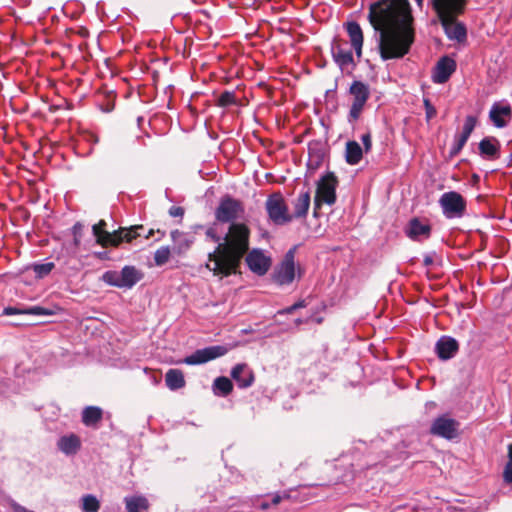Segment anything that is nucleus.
<instances>
[{"label":"nucleus","mask_w":512,"mask_h":512,"mask_svg":"<svg viewBox=\"0 0 512 512\" xmlns=\"http://www.w3.org/2000/svg\"><path fill=\"white\" fill-rule=\"evenodd\" d=\"M369 21L379 33L383 61L402 58L414 42L413 17L408 0H381L370 6Z\"/></svg>","instance_id":"nucleus-1"},{"label":"nucleus","mask_w":512,"mask_h":512,"mask_svg":"<svg viewBox=\"0 0 512 512\" xmlns=\"http://www.w3.org/2000/svg\"><path fill=\"white\" fill-rule=\"evenodd\" d=\"M250 230L244 223H231L223 242L208 254L206 268L220 278L237 272L243 256L249 250Z\"/></svg>","instance_id":"nucleus-2"},{"label":"nucleus","mask_w":512,"mask_h":512,"mask_svg":"<svg viewBox=\"0 0 512 512\" xmlns=\"http://www.w3.org/2000/svg\"><path fill=\"white\" fill-rule=\"evenodd\" d=\"M106 226V222L101 220L98 224L93 225L92 231L94 236L96 237L97 243L106 247L110 246H118L120 243L126 241L131 242L133 239L138 237L140 234L138 230L143 229V226L136 225L131 226L129 228H120L113 233L104 231V227Z\"/></svg>","instance_id":"nucleus-3"},{"label":"nucleus","mask_w":512,"mask_h":512,"mask_svg":"<svg viewBox=\"0 0 512 512\" xmlns=\"http://www.w3.org/2000/svg\"><path fill=\"white\" fill-rule=\"evenodd\" d=\"M338 180L333 173H327L317 182L316 195L314 199V214L320 209L323 203L333 205L336 202V188Z\"/></svg>","instance_id":"nucleus-4"},{"label":"nucleus","mask_w":512,"mask_h":512,"mask_svg":"<svg viewBox=\"0 0 512 512\" xmlns=\"http://www.w3.org/2000/svg\"><path fill=\"white\" fill-rule=\"evenodd\" d=\"M349 94L352 96V104L348 113V122H356L370 97L369 86L362 81H353L349 88Z\"/></svg>","instance_id":"nucleus-5"},{"label":"nucleus","mask_w":512,"mask_h":512,"mask_svg":"<svg viewBox=\"0 0 512 512\" xmlns=\"http://www.w3.org/2000/svg\"><path fill=\"white\" fill-rule=\"evenodd\" d=\"M244 205L229 195L221 198L218 207L215 210V218L221 223H236L244 214Z\"/></svg>","instance_id":"nucleus-6"},{"label":"nucleus","mask_w":512,"mask_h":512,"mask_svg":"<svg viewBox=\"0 0 512 512\" xmlns=\"http://www.w3.org/2000/svg\"><path fill=\"white\" fill-rule=\"evenodd\" d=\"M269 219L275 225H285L293 220L289 213L288 206L280 193L270 195L265 203Z\"/></svg>","instance_id":"nucleus-7"},{"label":"nucleus","mask_w":512,"mask_h":512,"mask_svg":"<svg viewBox=\"0 0 512 512\" xmlns=\"http://www.w3.org/2000/svg\"><path fill=\"white\" fill-rule=\"evenodd\" d=\"M443 215L448 218H460L466 210V201L461 194L455 191L445 192L439 199Z\"/></svg>","instance_id":"nucleus-8"},{"label":"nucleus","mask_w":512,"mask_h":512,"mask_svg":"<svg viewBox=\"0 0 512 512\" xmlns=\"http://www.w3.org/2000/svg\"><path fill=\"white\" fill-rule=\"evenodd\" d=\"M295 250L296 247L289 249L282 262L274 270L273 280L280 286L289 285L295 279Z\"/></svg>","instance_id":"nucleus-9"},{"label":"nucleus","mask_w":512,"mask_h":512,"mask_svg":"<svg viewBox=\"0 0 512 512\" xmlns=\"http://www.w3.org/2000/svg\"><path fill=\"white\" fill-rule=\"evenodd\" d=\"M460 431V423L448 415L437 417L431 424L430 433L432 435L453 440L458 438Z\"/></svg>","instance_id":"nucleus-10"},{"label":"nucleus","mask_w":512,"mask_h":512,"mask_svg":"<svg viewBox=\"0 0 512 512\" xmlns=\"http://www.w3.org/2000/svg\"><path fill=\"white\" fill-rule=\"evenodd\" d=\"M432 10L438 19H447V16H460L464 13L467 0H429Z\"/></svg>","instance_id":"nucleus-11"},{"label":"nucleus","mask_w":512,"mask_h":512,"mask_svg":"<svg viewBox=\"0 0 512 512\" xmlns=\"http://www.w3.org/2000/svg\"><path fill=\"white\" fill-rule=\"evenodd\" d=\"M331 54L342 72L354 68L355 63L352 50L348 47L347 42L334 38L331 43Z\"/></svg>","instance_id":"nucleus-12"},{"label":"nucleus","mask_w":512,"mask_h":512,"mask_svg":"<svg viewBox=\"0 0 512 512\" xmlns=\"http://www.w3.org/2000/svg\"><path fill=\"white\" fill-rule=\"evenodd\" d=\"M228 348L222 345H215L196 350L193 354L185 357L182 363L187 365H199L218 357L224 356Z\"/></svg>","instance_id":"nucleus-13"},{"label":"nucleus","mask_w":512,"mask_h":512,"mask_svg":"<svg viewBox=\"0 0 512 512\" xmlns=\"http://www.w3.org/2000/svg\"><path fill=\"white\" fill-rule=\"evenodd\" d=\"M456 70V62L448 56L441 57L433 68L431 79L436 84L446 83Z\"/></svg>","instance_id":"nucleus-14"},{"label":"nucleus","mask_w":512,"mask_h":512,"mask_svg":"<svg viewBox=\"0 0 512 512\" xmlns=\"http://www.w3.org/2000/svg\"><path fill=\"white\" fill-rule=\"evenodd\" d=\"M476 122V118L472 115L465 118L461 133L456 134L454 137V142L449 151L450 157H455L460 153L473 132Z\"/></svg>","instance_id":"nucleus-15"},{"label":"nucleus","mask_w":512,"mask_h":512,"mask_svg":"<svg viewBox=\"0 0 512 512\" xmlns=\"http://www.w3.org/2000/svg\"><path fill=\"white\" fill-rule=\"evenodd\" d=\"M458 16H447V19L440 18L439 21L444 29L446 36L450 40L463 42L467 37V30L462 22L457 21Z\"/></svg>","instance_id":"nucleus-16"},{"label":"nucleus","mask_w":512,"mask_h":512,"mask_svg":"<svg viewBox=\"0 0 512 512\" xmlns=\"http://www.w3.org/2000/svg\"><path fill=\"white\" fill-rule=\"evenodd\" d=\"M246 263L249 269L259 276L266 274L271 264L270 258L260 249L250 251L246 256Z\"/></svg>","instance_id":"nucleus-17"},{"label":"nucleus","mask_w":512,"mask_h":512,"mask_svg":"<svg viewBox=\"0 0 512 512\" xmlns=\"http://www.w3.org/2000/svg\"><path fill=\"white\" fill-rule=\"evenodd\" d=\"M406 234L414 241H421L430 237L431 226L418 218H413L408 223Z\"/></svg>","instance_id":"nucleus-18"},{"label":"nucleus","mask_w":512,"mask_h":512,"mask_svg":"<svg viewBox=\"0 0 512 512\" xmlns=\"http://www.w3.org/2000/svg\"><path fill=\"white\" fill-rule=\"evenodd\" d=\"M171 240L173 242L172 251L178 256L184 255L194 243L192 235L179 230L171 232Z\"/></svg>","instance_id":"nucleus-19"},{"label":"nucleus","mask_w":512,"mask_h":512,"mask_svg":"<svg viewBox=\"0 0 512 512\" xmlns=\"http://www.w3.org/2000/svg\"><path fill=\"white\" fill-rule=\"evenodd\" d=\"M231 377L241 389L250 387L254 382L252 370L244 363L237 364L233 367Z\"/></svg>","instance_id":"nucleus-20"},{"label":"nucleus","mask_w":512,"mask_h":512,"mask_svg":"<svg viewBox=\"0 0 512 512\" xmlns=\"http://www.w3.org/2000/svg\"><path fill=\"white\" fill-rule=\"evenodd\" d=\"M346 32L349 36L351 47L354 49L356 56H362L363 47V32L360 25L355 21H350L345 24Z\"/></svg>","instance_id":"nucleus-21"},{"label":"nucleus","mask_w":512,"mask_h":512,"mask_svg":"<svg viewBox=\"0 0 512 512\" xmlns=\"http://www.w3.org/2000/svg\"><path fill=\"white\" fill-rule=\"evenodd\" d=\"M458 342L449 336H442L436 343L435 350L438 357L442 360L452 358L458 351Z\"/></svg>","instance_id":"nucleus-22"},{"label":"nucleus","mask_w":512,"mask_h":512,"mask_svg":"<svg viewBox=\"0 0 512 512\" xmlns=\"http://www.w3.org/2000/svg\"><path fill=\"white\" fill-rule=\"evenodd\" d=\"M57 448L66 456H73L81 448L80 437L74 433L63 435L57 441Z\"/></svg>","instance_id":"nucleus-23"},{"label":"nucleus","mask_w":512,"mask_h":512,"mask_svg":"<svg viewBox=\"0 0 512 512\" xmlns=\"http://www.w3.org/2000/svg\"><path fill=\"white\" fill-rule=\"evenodd\" d=\"M489 117L496 127H505L507 125L506 118L511 117L510 105L506 103H494L489 112Z\"/></svg>","instance_id":"nucleus-24"},{"label":"nucleus","mask_w":512,"mask_h":512,"mask_svg":"<svg viewBox=\"0 0 512 512\" xmlns=\"http://www.w3.org/2000/svg\"><path fill=\"white\" fill-rule=\"evenodd\" d=\"M142 278V273L134 266H124L120 271L122 288L130 289Z\"/></svg>","instance_id":"nucleus-25"},{"label":"nucleus","mask_w":512,"mask_h":512,"mask_svg":"<svg viewBox=\"0 0 512 512\" xmlns=\"http://www.w3.org/2000/svg\"><path fill=\"white\" fill-rule=\"evenodd\" d=\"M294 213L291 214L293 218L305 217L310 207V192H301L293 202Z\"/></svg>","instance_id":"nucleus-26"},{"label":"nucleus","mask_w":512,"mask_h":512,"mask_svg":"<svg viewBox=\"0 0 512 512\" xmlns=\"http://www.w3.org/2000/svg\"><path fill=\"white\" fill-rule=\"evenodd\" d=\"M166 386L172 390H178L185 386L184 374L179 369H169L165 375Z\"/></svg>","instance_id":"nucleus-27"},{"label":"nucleus","mask_w":512,"mask_h":512,"mask_svg":"<svg viewBox=\"0 0 512 512\" xmlns=\"http://www.w3.org/2000/svg\"><path fill=\"white\" fill-rule=\"evenodd\" d=\"M363 157V149L356 141H348L345 148V160L350 165H357Z\"/></svg>","instance_id":"nucleus-28"},{"label":"nucleus","mask_w":512,"mask_h":512,"mask_svg":"<svg viewBox=\"0 0 512 512\" xmlns=\"http://www.w3.org/2000/svg\"><path fill=\"white\" fill-rule=\"evenodd\" d=\"M480 154L487 159L497 158L499 147L495 139L484 138L479 143Z\"/></svg>","instance_id":"nucleus-29"},{"label":"nucleus","mask_w":512,"mask_h":512,"mask_svg":"<svg viewBox=\"0 0 512 512\" xmlns=\"http://www.w3.org/2000/svg\"><path fill=\"white\" fill-rule=\"evenodd\" d=\"M102 419V410L96 406H88L82 411V422L86 426H94Z\"/></svg>","instance_id":"nucleus-30"},{"label":"nucleus","mask_w":512,"mask_h":512,"mask_svg":"<svg viewBox=\"0 0 512 512\" xmlns=\"http://www.w3.org/2000/svg\"><path fill=\"white\" fill-rule=\"evenodd\" d=\"M127 512H142L148 509V500L143 496H133L125 498Z\"/></svg>","instance_id":"nucleus-31"},{"label":"nucleus","mask_w":512,"mask_h":512,"mask_svg":"<svg viewBox=\"0 0 512 512\" xmlns=\"http://www.w3.org/2000/svg\"><path fill=\"white\" fill-rule=\"evenodd\" d=\"M233 389V384L227 377H217L213 383V392L217 396L225 397Z\"/></svg>","instance_id":"nucleus-32"},{"label":"nucleus","mask_w":512,"mask_h":512,"mask_svg":"<svg viewBox=\"0 0 512 512\" xmlns=\"http://www.w3.org/2000/svg\"><path fill=\"white\" fill-rule=\"evenodd\" d=\"M100 509V502L96 496L86 494L81 498L82 512H98Z\"/></svg>","instance_id":"nucleus-33"},{"label":"nucleus","mask_w":512,"mask_h":512,"mask_svg":"<svg viewBox=\"0 0 512 512\" xmlns=\"http://www.w3.org/2000/svg\"><path fill=\"white\" fill-rule=\"evenodd\" d=\"M172 249L169 246H161L154 253V262L156 266H163L166 264L172 253Z\"/></svg>","instance_id":"nucleus-34"},{"label":"nucleus","mask_w":512,"mask_h":512,"mask_svg":"<svg viewBox=\"0 0 512 512\" xmlns=\"http://www.w3.org/2000/svg\"><path fill=\"white\" fill-rule=\"evenodd\" d=\"M102 280L110 286L122 288L120 272L112 271V270L106 271L102 275Z\"/></svg>","instance_id":"nucleus-35"},{"label":"nucleus","mask_w":512,"mask_h":512,"mask_svg":"<svg viewBox=\"0 0 512 512\" xmlns=\"http://www.w3.org/2000/svg\"><path fill=\"white\" fill-rule=\"evenodd\" d=\"M54 268V263L47 262L41 264H34L33 271L38 278H44L47 276Z\"/></svg>","instance_id":"nucleus-36"},{"label":"nucleus","mask_w":512,"mask_h":512,"mask_svg":"<svg viewBox=\"0 0 512 512\" xmlns=\"http://www.w3.org/2000/svg\"><path fill=\"white\" fill-rule=\"evenodd\" d=\"M21 313L30 314V315H37V316H46L51 315L52 312L46 308L40 307V306H34L29 309H26L24 311H21Z\"/></svg>","instance_id":"nucleus-37"},{"label":"nucleus","mask_w":512,"mask_h":512,"mask_svg":"<svg viewBox=\"0 0 512 512\" xmlns=\"http://www.w3.org/2000/svg\"><path fill=\"white\" fill-rule=\"evenodd\" d=\"M424 107H425V113H426L427 120H431L432 118H434L436 116V113H437L436 109L431 104L429 99H424Z\"/></svg>","instance_id":"nucleus-38"},{"label":"nucleus","mask_w":512,"mask_h":512,"mask_svg":"<svg viewBox=\"0 0 512 512\" xmlns=\"http://www.w3.org/2000/svg\"><path fill=\"white\" fill-rule=\"evenodd\" d=\"M205 234H206L207 238H209L213 242H216L218 244L223 242V238L218 235V233L214 227H209L206 230Z\"/></svg>","instance_id":"nucleus-39"},{"label":"nucleus","mask_w":512,"mask_h":512,"mask_svg":"<svg viewBox=\"0 0 512 512\" xmlns=\"http://www.w3.org/2000/svg\"><path fill=\"white\" fill-rule=\"evenodd\" d=\"M503 479L506 483L512 484V461H509L503 471Z\"/></svg>","instance_id":"nucleus-40"},{"label":"nucleus","mask_w":512,"mask_h":512,"mask_svg":"<svg viewBox=\"0 0 512 512\" xmlns=\"http://www.w3.org/2000/svg\"><path fill=\"white\" fill-rule=\"evenodd\" d=\"M361 141L364 145V151L366 153L370 152L371 148H372V140H371V135L370 133H365L361 136Z\"/></svg>","instance_id":"nucleus-41"},{"label":"nucleus","mask_w":512,"mask_h":512,"mask_svg":"<svg viewBox=\"0 0 512 512\" xmlns=\"http://www.w3.org/2000/svg\"><path fill=\"white\" fill-rule=\"evenodd\" d=\"M169 214L171 217H182L184 215V209L180 206H172L169 209Z\"/></svg>","instance_id":"nucleus-42"},{"label":"nucleus","mask_w":512,"mask_h":512,"mask_svg":"<svg viewBox=\"0 0 512 512\" xmlns=\"http://www.w3.org/2000/svg\"><path fill=\"white\" fill-rule=\"evenodd\" d=\"M233 102V95L229 92H225L220 97V103L222 105H228Z\"/></svg>","instance_id":"nucleus-43"},{"label":"nucleus","mask_w":512,"mask_h":512,"mask_svg":"<svg viewBox=\"0 0 512 512\" xmlns=\"http://www.w3.org/2000/svg\"><path fill=\"white\" fill-rule=\"evenodd\" d=\"M71 231L73 236H82L83 225L80 222H77L73 225Z\"/></svg>","instance_id":"nucleus-44"},{"label":"nucleus","mask_w":512,"mask_h":512,"mask_svg":"<svg viewBox=\"0 0 512 512\" xmlns=\"http://www.w3.org/2000/svg\"><path fill=\"white\" fill-rule=\"evenodd\" d=\"M287 495L284 494V495H281L279 493H276L272 496V499H271V502L273 505H277L281 502V500L283 499V497H286Z\"/></svg>","instance_id":"nucleus-45"},{"label":"nucleus","mask_w":512,"mask_h":512,"mask_svg":"<svg viewBox=\"0 0 512 512\" xmlns=\"http://www.w3.org/2000/svg\"><path fill=\"white\" fill-rule=\"evenodd\" d=\"M434 255L435 254L432 253V254H426L424 256L423 263H424L425 266H430V265L433 264V257H434Z\"/></svg>","instance_id":"nucleus-46"},{"label":"nucleus","mask_w":512,"mask_h":512,"mask_svg":"<svg viewBox=\"0 0 512 512\" xmlns=\"http://www.w3.org/2000/svg\"><path fill=\"white\" fill-rule=\"evenodd\" d=\"M294 311H296V308H294V305H291V306H289V307H287V308H284V309H282V310H279V311H278V314H279V315L291 314V313H293Z\"/></svg>","instance_id":"nucleus-47"},{"label":"nucleus","mask_w":512,"mask_h":512,"mask_svg":"<svg viewBox=\"0 0 512 512\" xmlns=\"http://www.w3.org/2000/svg\"><path fill=\"white\" fill-rule=\"evenodd\" d=\"M294 308L297 309H300V308H305L307 306V303L305 300H299L298 302L294 303Z\"/></svg>","instance_id":"nucleus-48"},{"label":"nucleus","mask_w":512,"mask_h":512,"mask_svg":"<svg viewBox=\"0 0 512 512\" xmlns=\"http://www.w3.org/2000/svg\"><path fill=\"white\" fill-rule=\"evenodd\" d=\"M17 313H20V311H18L15 308L8 307V308L5 309V314L6 315H14V314H17Z\"/></svg>","instance_id":"nucleus-49"},{"label":"nucleus","mask_w":512,"mask_h":512,"mask_svg":"<svg viewBox=\"0 0 512 512\" xmlns=\"http://www.w3.org/2000/svg\"><path fill=\"white\" fill-rule=\"evenodd\" d=\"M310 319H312V317H309L307 319L298 318V319L295 320V325L299 326V325H301L303 323H308L310 321Z\"/></svg>","instance_id":"nucleus-50"},{"label":"nucleus","mask_w":512,"mask_h":512,"mask_svg":"<svg viewBox=\"0 0 512 512\" xmlns=\"http://www.w3.org/2000/svg\"><path fill=\"white\" fill-rule=\"evenodd\" d=\"M82 236H73V243L76 247H78L81 243Z\"/></svg>","instance_id":"nucleus-51"},{"label":"nucleus","mask_w":512,"mask_h":512,"mask_svg":"<svg viewBox=\"0 0 512 512\" xmlns=\"http://www.w3.org/2000/svg\"><path fill=\"white\" fill-rule=\"evenodd\" d=\"M259 505L262 509H268L270 507V504L265 501H262Z\"/></svg>","instance_id":"nucleus-52"},{"label":"nucleus","mask_w":512,"mask_h":512,"mask_svg":"<svg viewBox=\"0 0 512 512\" xmlns=\"http://www.w3.org/2000/svg\"><path fill=\"white\" fill-rule=\"evenodd\" d=\"M151 381L154 385H157L160 382V378L156 376L151 377Z\"/></svg>","instance_id":"nucleus-53"},{"label":"nucleus","mask_w":512,"mask_h":512,"mask_svg":"<svg viewBox=\"0 0 512 512\" xmlns=\"http://www.w3.org/2000/svg\"><path fill=\"white\" fill-rule=\"evenodd\" d=\"M97 256L100 259H106L107 258V253L106 252H99V253H97Z\"/></svg>","instance_id":"nucleus-54"},{"label":"nucleus","mask_w":512,"mask_h":512,"mask_svg":"<svg viewBox=\"0 0 512 512\" xmlns=\"http://www.w3.org/2000/svg\"><path fill=\"white\" fill-rule=\"evenodd\" d=\"M508 456H509V461H512V444L509 445Z\"/></svg>","instance_id":"nucleus-55"},{"label":"nucleus","mask_w":512,"mask_h":512,"mask_svg":"<svg viewBox=\"0 0 512 512\" xmlns=\"http://www.w3.org/2000/svg\"><path fill=\"white\" fill-rule=\"evenodd\" d=\"M311 320H314V318H312ZM315 321H316L318 324H320V323H322L323 318H322V317L315 318Z\"/></svg>","instance_id":"nucleus-56"},{"label":"nucleus","mask_w":512,"mask_h":512,"mask_svg":"<svg viewBox=\"0 0 512 512\" xmlns=\"http://www.w3.org/2000/svg\"><path fill=\"white\" fill-rule=\"evenodd\" d=\"M418 5H422L423 0H415Z\"/></svg>","instance_id":"nucleus-57"},{"label":"nucleus","mask_w":512,"mask_h":512,"mask_svg":"<svg viewBox=\"0 0 512 512\" xmlns=\"http://www.w3.org/2000/svg\"><path fill=\"white\" fill-rule=\"evenodd\" d=\"M151 234H152V231H149L148 235H146V238H149Z\"/></svg>","instance_id":"nucleus-58"}]
</instances>
